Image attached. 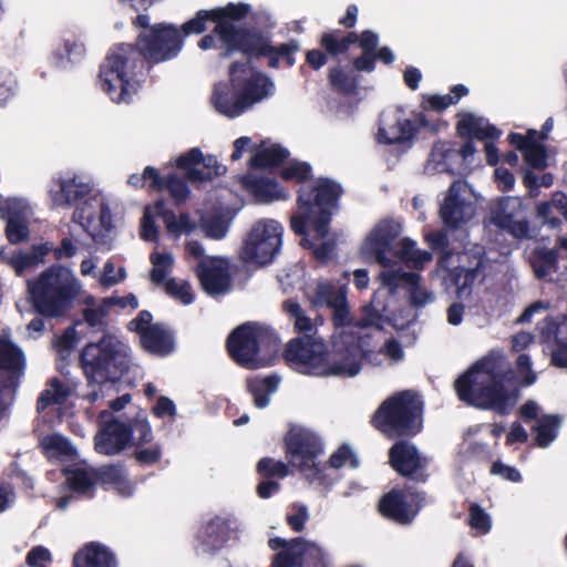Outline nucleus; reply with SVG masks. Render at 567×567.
Returning a JSON list of instances; mask_svg holds the SVG:
<instances>
[{
    "instance_id": "f257e3e1",
    "label": "nucleus",
    "mask_w": 567,
    "mask_h": 567,
    "mask_svg": "<svg viewBox=\"0 0 567 567\" xmlns=\"http://www.w3.org/2000/svg\"><path fill=\"white\" fill-rule=\"evenodd\" d=\"M208 18L216 13L199 10L194 18L177 28L159 22L141 32L134 44L114 45L100 65L101 90L114 103H131L141 89L146 64L153 65L175 59L184 47V39L207 30Z\"/></svg>"
},
{
    "instance_id": "f03ea898",
    "label": "nucleus",
    "mask_w": 567,
    "mask_h": 567,
    "mask_svg": "<svg viewBox=\"0 0 567 567\" xmlns=\"http://www.w3.org/2000/svg\"><path fill=\"white\" fill-rule=\"evenodd\" d=\"M320 49L308 50L306 63L313 71L323 68L329 59L337 63L328 69L327 79L333 92L344 96L359 94L361 70L372 69L373 52L379 48V35L372 30L343 31L331 29L318 39Z\"/></svg>"
},
{
    "instance_id": "7ed1b4c3",
    "label": "nucleus",
    "mask_w": 567,
    "mask_h": 567,
    "mask_svg": "<svg viewBox=\"0 0 567 567\" xmlns=\"http://www.w3.org/2000/svg\"><path fill=\"white\" fill-rule=\"evenodd\" d=\"M342 193L340 184L326 177L318 178L310 189L300 188L298 192L299 214L290 218V228L296 235L302 236L300 245L311 249L313 257L321 262L331 259L336 244L326 240L316 246L313 239L319 240L328 236L332 215L338 208Z\"/></svg>"
},
{
    "instance_id": "20e7f679",
    "label": "nucleus",
    "mask_w": 567,
    "mask_h": 567,
    "mask_svg": "<svg viewBox=\"0 0 567 567\" xmlns=\"http://www.w3.org/2000/svg\"><path fill=\"white\" fill-rule=\"evenodd\" d=\"M363 357L361 338L353 332L336 337L330 353L320 338H292L284 351L287 365L300 373L311 374L324 367L326 374L336 377L357 375Z\"/></svg>"
},
{
    "instance_id": "39448f33",
    "label": "nucleus",
    "mask_w": 567,
    "mask_h": 567,
    "mask_svg": "<svg viewBox=\"0 0 567 567\" xmlns=\"http://www.w3.org/2000/svg\"><path fill=\"white\" fill-rule=\"evenodd\" d=\"M506 375L488 367V362L477 361L456 379L454 388L458 399L468 405L508 415L518 401L519 391L505 386Z\"/></svg>"
},
{
    "instance_id": "423d86ee",
    "label": "nucleus",
    "mask_w": 567,
    "mask_h": 567,
    "mask_svg": "<svg viewBox=\"0 0 567 567\" xmlns=\"http://www.w3.org/2000/svg\"><path fill=\"white\" fill-rule=\"evenodd\" d=\"M279 347L277 332L256 321H247L234 328L225 342L228 357L247 370L271 367Z\"/></svg>"
},
{
    "instance_id": "0eeeda50",
    "label": "nucleus",
    "mask_w": 567,
    "mask_h": 567,
    "mask_svg": "<svg viewBox=\"0 0 567 567\" xmlns=\"http://www.w3.org/2000/svg\"><path fill=\"white\" fill-rule=\"evenodd\" d=\"M79 362L89 384L103 385L118 382L128 373L132 357L127 344L114 334L104 333L82 348Z\"/></svg>"
},
{
    "instance_id": "6e6552de",
    "label": "nucleus",
    "mask_w": 567,
    "mask_h": 567,
    "mask_svg": "<svg viewBox=\"0 0 567 567\" xmlns=\"http://www.w3.org/2000/svg\"><path fill=\"white\" fill-rule=\"evenodd\" d=\"M423 401L412 390L386 398L373 412L371 426L390 440L412 439L423 430Z\"/></svg>"
},
{
    "instance_id": "1a4fd4ad",
    "label": "nucleus",
    "mask_w": 567,
    "mask_h": 567,
    "mask_svg": "<svg viewBox=\"0 0 567 567\" xmlns=\"http://www.w3.org/2000/svg\"><path fill=\"white\" fill-rule=\"evenodd\" d=\"M216 13V18H208L215 22L214 33L225 43L229 51H238L249 59H265L271 43V34L258 28L236 27L235 21L245 19L250 12L247 3H228L226 7L208 10Z\"/></svg>"
},
{
    "instance_id": "9d476101",
    "label": "nucleus",
    "mask_w": 567,
    "mask_h": 567,
    "mask_svg": "<svg viewBox=\"0 0 567 567\" xmlns=\"http://www.w3.org/2000/svg\"><path fill=\"white\" fill-rule=\"evenodd\" d=\"M28 291L37 313L58 318L71 307L78 295V285L69 270L51 266L38 278L28 281Z\"/></svg>"
},
{
    "instance_id": "9b49d317",
    "label": "nucleus",
    "mask_w": 567,
    "mask_h": 567,
    "mask_svg": "<svg viewBox=\"0 0 567 567\" xmlns=\"http://www.w3.org/2000/svg\"><path fill=\"white\" fill-rule=\"evenodd\" d=\"M284 443L289 465L296 467L309 482L324 483L326 466L317 461L323 452V443L317 433L296 426L287 432Z\"/></svg>"
},
{
    "instance_id": "f8f14e48",
    "label": "nucleus",
    "mask_w": 567,
    "mask_h": 567,
    "mask_svg": "<svg viewBox=\"0 0 567 567\" xmlns=\"http://www.w3.org/2000/svg\"><path fill=\"white\" fill-rule=\"evenodd\" d=\"M426 504L425 491L410 485L395 486L381 496L378 511L382 517L405 526L414 522Z\"/></svg>"
},
{
    "instance_id": "ddd939ff",
    "label": "nucleus",
    "mask_w": 567,
    "mask_h": 567,
    "mask_svg": "<svg viewBox=\"0 0 567 567\" xmlns=\"http://www.w3.org/2000/svg\"><path fill=\"white\" fill-rule=\"evenodd\" d=\"M229 83L240 94L241 106L246 110L271 96L275 92L272 80L255 70L249 62H233L229 66Z\"/></svg>"
},
{
    "instance_id": "4468645a",
    "label": "nucleus",
    "mask_w": 567,
    "mask_h": 567,
    "mask_svg": "<svg viewBox=\"0 0 567 567\" xmlns=\"http://www.w3.org/2000/svg\"><path fill=\"white\" fill-rule=\"evenodd\" d=\"M282 234L284 227L274 219L257 221L245 240L243 259L261 266L270 264L280 250Z\"/></svg>"
},
{
    "instance_id": "2eb2a0df",
    "label": "nucleus",
    "mask_w": 567,
    "mask_h": 567,
    "mask_svg": "<svg viewBox=\"0 0 567 567\" xmlns=\"http://www.w3.org/2000/svg\"><path fill=\"white\" fill-rule=\"evenodd\" d=\"M447 123L442 120H430L425 113L419 112L414 115V121L401 115L386 116L381 118L378 130V140L388 145L412 143L421 128L431 133H437L446 127Z\"/></svg>"
},
{
    "instance_id": "dca6fc26",
    "label": "nucleus",
    "mask_w": 567,
    "mask_h": 567,
    "mask_svg": "<svg viewBox=\"0 0 567 567\" xmlns=\"http://www.w3.org/2000/svg\"><path fill=\"white\" fill-rule=\"evenodd\" d=\"M489 221L501 231L508 234L517 240L530 239L529 220L526 207L518 197L499 198L491 209Z\"/></svg>"
},
{
    "instance_id": "f3484780",
    "label": "nucleus",
    "mask_w": 567,
    "mask_h": 567,
    "mask_svg": "<svg viewBox=\"0 0 567 567\" xmlns=\"http://www.w3.org/2000/svg\"><path fill=\"white\" fill-rule=\"evenodd\" d=\"M410 439H399L389 449V464L402 477L416 483L429 480V460L422 455Z\"/></svg>"
},
{
    "instance_id": "a211bd4d",
    "label": "nucleus",
    "mask_w": 567,
    "mask_h": 567,
    "mask_svg": "<svg viewBox=\"0 0 567 567\" xmlns=\"http://www.w3.org/2000/svg\"><path fill=\"white\" fill-rule=\"evenodd\" d=\"M270 567H326L324 554L316 544L298 537L291 548L274 556Z\"/></svg>"
},
{
    "instance_id": "6ab92c4d",
    "label": "nucleus",
    "mask_w": 567,
    "mask_h": 567,
    "mask_svg": "<svg viewBox=\"0 0 567 567\" xmlns=\"http://www.w3.org/2000/svg\"><path fill=\"white\" fill-rule=\"evenodd\" d=\"M402 227L394 220H382L368 237L365 244L367 254L373 256L378 264L383 267L391 266V259L388 257L401 235Z\"/></svg>"
},
{
    "instance_id": "aec40b11",
    "label": "nucleus",
    "mask_w": 567,
    "mask_h": 567,
    "mask_svg": "<svg viewBox=\"0 0 567 567\" xmlns=\"http://www.w3.org/2000/svg\"><path fill=\"white\" fill-rule=\"evenodd\" d=\"M197 278L209 296H218L227 292L231 286V277L227 262L217 257H208L196 266Z\"/></svg>"
},
{
    "instance_id": "412c9836",
    "label": "nucleus",
    "mask_w": 567,
    "mask_h": 567,
    "mask_svg": "<svg viewBox=\"0 0 567 567\" xmlns=\"http://www.w3.org/2000/svg\"><path fill=\"white\" fill-rule=\"evenodd\" d=\"M132 433L127 423L112 417L104 422L94 437L95 451L113 456L123 452L130 444Z\"/></svg>"
},
{
    "instance_id": "4be33fe9",
    "label": "nucleus",
    "mask_w": 567,
    "mask_h": 567,
    "mask_svg": "<svg viewBox=\"0 0 567 567\" xmlns=\"http://www.w3.org/2000/svg\"><path fill=\"white\" fill-rule=\"evenodd\" d=\"M472 215L471 203L463 199L455 189V184H452L440 208V217L443 224L449 228L456 229L467 223Z\"/></svg>"
},
{
    "instance_id": "5701e85b",
    "label": "nucleus",
    "mask_w": 567,
    "mask_h": 567,
    "mask_svg": "<svg viewBox=\"0 0 567 567\" xmlns=\"http://www.w3.org/2000/svg\"><path fill=\"white\" fill-rule=\"evenodd\" d=\"M240 184L258 203L267 204L288 198L286 189L274 178L246 174L241 176Z\"/></svg>"
},
{
    "instance_id": "b1692460",
    "label": "nucleus",
    "mask_w": 567,
    "mask_h": 567,
    "mask_svg": "<svg viewBox=\"0 0 567 567\" xmlns=\"http://www.w3.org/2000/svg\"><path fill=\"white\" fill-rule=\"evenodd\" d=\"M471 266L457 265L445 269L443 281L446 288H455L456 296L462 298L464 293H470L472 286L476 281L483 267L481 257L473 256Z\"/></svg>"
},
{
    "instance_id": "393cba45",
    "label": "nucleus",
    "mask_w": 567,
    "mask_h": 567,
    "mask_svg": "<svg viewBox=\"0 0 567 567\" xmlns=\"http://www.w3.org/2000/svg\"><path fill=\"white\" fill-rule=\"evenodd\" d=\"M59 188L50 190L53 207H71L87 198L92 193L89 183L79 181L76 177L59 179Z\"/></svg>"
},
{
    "instance_id": "a878e982",
    "label": "nucleus",
    "mask_w": 567,
    "mask_h": 567,
    "mask_svg": "<svg viewBox=\"0 0 567 567\" xmlns=\"http://www.w3.org/2000/svg\"><path fill=\"white\" fill-rule=\"evenodd\" d=\"M72 567H117V559L107 546L91 542L75 553Z\"/></svg>"
},
{
    "instance_id": "bb28decb",
    "label": "nucleus",
    "mask_w": 567,
    "mask_h": 567,
    "mask_svg": "<svg viewBox=\"0 0 567 567\" xmlns=\"http://www.w3.org/2000/svg\"><path fill=\"white\" fill-rule=\"evenodd\" d=\"M456 133L462 138L495 141L499 138L502 131L495 125L485 122L483 117L475 116L472 113H464L456 123Z\"/></svg>"
},
{
    "instance_id": "cd10ccee",
    "label": "nucleus",
    "mask_w": 567,
    "mask_h": 567,
    "mask_svg": "<svg viewBox=\"0 0 567 567\" xmlns=\"http://www.w3.org/2000/svg\"><path fill=\"white\" fill-rule=\"evenodd\" d=\"M141 344L147 352L158 357H166L175 350L173 332L159 322L142 334Z\"/></svg>"
},
{
    "instance_id": "c85d7f7f",
    "label": "nucleus",
    "mask_w": 567,
    "mask_h": 567,
    "mask_svg": "<svg viewBox=\"0 0 567 567\" xmlns=\"http://www.w3.org/2000/svg\"><path fill=\"white\" fill-rule=\"evenodd\" d=\"M68 488L80 496L94 497L97 485L96 470L82 466H70L63 470Z\"/></svg>"
},
{
    "instance_id": "c756f323",
    "label": "nucleus",
    "mask_w": 567,
    "mask_h": 567,
    "mask_svg": "<svg viewBox=\"0 0 567 567\" xmlns=\"http://www.w3.org/2000/svg\"><path fill=\"white\" fill-rule=\"evenodd\" d=\"M212 102L218 113L229 118L238 117L247 111L245 106H241L239 92L235 91L231 84L221 83L217 85Z\"/></svg>"
},
{
    "instance_id": "7c9ffc66",
    "label": "nucleus",
    "mask_w": 567,
    "mask_h": 567,
    "mask_svg": "<svg viewBox=\"0 0 567 567\" xmlns=\"http://www.w3.org/2000/svg\"><path fill=\"white\" fill-rule=\"evenodd\" d=\"M96 470L97 484L105 489L112 487L122 496H131L134 492V485L127 477L122 465H104Z\"/></svg>"
},
{
    "instance_id": "2f4dec72",
    "label": "nucleus",
    "mask_w": 567,
    "mask_h": 567,
    "mask_svg": "<svg viewBox=\"0 0 567 567\" xmlns=\"http://www.w3.org/2000/svg\"><path fill=\"white\" fill-rule=\"evenodd\" d=\"M432 161L442 171L450 174H456L464 165L460 157L457 143L453 141L435 142L431 151Z\"/></svg>"
},
{
    "instance_id": "473e14b6",
    "label": "nucleus",
    "mask_w": 567,
    "mask_h": 567,
    "mask_svg": "<svg viewBox=\"0 0 567 567\" xmlns=\"http://www.w3.org/2000/svg\"><path fill=\"white\" fill-rule=\"evenodd\" d=\"M230 523L228 519L216 516L212 518L198 534V539L203 545L212 550H218L230 538Z\"/></svg>"
},
{
    "instance_id": "72a5a7b5",
    "label": "nucleus",
    "mask_w": 567,
    "mask_h": 567,
    "mask_svg": "<svg viewBox=\"0 0 567 567\" xmlns=\"http://www.w3.org/2000/svg\"><path fill=\"white\" fill-rule=\"evenodd\" d=\"M559 252L556 247L537 246L532 250L530 265L535 276L544 279L559 270Z\"/></svg>"
},
{
    "instance_id": "f704fd0d",
    "label": "nucleus",
    "mask_w": 567,
    "mask_h": 567,
    "mask_svg": "<svg viewBox=\"0 0 567 567\" xmlns=\"http://www.w3.org/2000/svg\"><path fill=\"white\" fill-rule=\"evenodd\" d=\"M281 308L292 322L295 332L301 334L297 338H316L317 326L297 300L287 299Z\"/></svg>"
},
{
    "instance_id": "c9c22d12",
    "label": "nucleus",
    "mask_w": 567,
    "mask_h": 567,
    "mask_svg": "<svg viewBox=\"0 0 567 567\" xmlns=\"http://www.w3.org/2000/svg\"><path fill=\"white\" fill-rule=\"evenodd\" d=\"M299 51L300 43L296 39H290L288 42L278 45H274L271 42L265 59L270 69H279L280 66L290 69L296 64V53Z\"/></svg>"
},
{
    "instance_id": "e433bc0d",
    "label": "nucleus",
    "mask_w": 567,
    "mask_h": 567,
    "mask_svg": "<svg viewBox=\"0 0 567 567\" xmlns=\"http://www.w3.org/2000/svg\"><path fill=\"white\" fill-rule=\"evenodd\" d=\"M537 215L550 228L560 227L559 216L567 221V195L560 192L555 193L549 202H543L537 206Z\"/></svg>"
},
{
    "instance_id": "4c0bfd02",
    "label": "nucleus",
    "mask_w": 567,
    "mask_h": 567,
    "mask_svg": "<svg viewBox=\"0 0 567 567\" xmlns=\"http://www.w3.org/2000/svg\"><path fill=\"white\" fill-rule=\"evenodd\" d=\"M72 394V389L59 378L49 381L48 388L44 389L37 400V411L43 412L54 404H64Z\"/></svg>"
},
{
    "instance_id": "58836bf2",
    "label": "nucleus",
    "mask_w": 567,
    "mask_h": 567,
    "mask_svg": "<svg viewBox=\"0 0 567 567\" xmlns=\"http://www.w3.org/2000/svg\"><path fill=\"white\" fill-rule=\"evenodd\" d=\"M279 381V378L274 374L261 379L252 378L247 380L246 388L254 396V404L256 408L264 409L269 404V395L277 390Z\"/></svg>"
},
{
    "instance_id": "ea45409f",
    "label": "nucleus",
    "mask_w": 567,
    "mask_h": 567,
    "mask_svg": "<svg viewBox=\"0 0 567 567\" xmlns=\"http://www.w3.org/2000/svg\"><path fill=\"white\" fill-rule=\"evenodd\" d=\"M289 157V152L280 145H271L270 147L258 151L249 162L251 168H274L281 166Z\"/></svg>"
},
{
    "instance_id": "a19ab883",
    "label": "nucleus",
    "mask_w": 567,
    "mask_h": 567,
    "mask_svg": "<svg viewBox=\"0 0 567 567\" xmlns=\"http://www.w3.org/2000/svg\"><path fill=\"white\" fill-rule=\"evenodd\" d=\"M24 368L22 350L9 339L0 337V369L12 373L21 372Z\"/></svg>"
},
{
    "instance_id": "79ce46f5",
    "label": "nucleus",
    "mask_w": 567,
    "mask_h": 567,
    "mask_svg": "<svg viewBox=\"0 0 567 567\" xmlns=\"http://www.w3.org/2000/svg\"><path fill=\"white\" fill-rule=\"evenodd\" d=\"M347 292L342 288H337L332 282L321 281L318 282L310 302L313 308H331L340 298L344 297Z\"/></svg>"
},
{
    "instance_id": "37998d69",
    "label": "nucleus",
    "mask_w": 567,
    "mask_h": 567,
    "mask_svg": "<svg viewBox=\"0 0 567 567\" xmlns=\"http://www.w3.org/2000/svg\"><path fill=\"white\" fill-rule=\"evenodd\" d=\"M559 415H546L540 419L533 427L535 435V445L542 449L548 447L557 437L560 426Z\"/></svg>"
},
{
    "instance_id": "c03bdc74",
    "label": "nucleus",
    "mask_w": 567,
    "mask_h": 567,
    "mask_svg": "<svg viewBox=\"0 0 567 567\" xmlns=\"http://www.w3.org/2000/svg\"><path fill=\"white\" fill-rule=\"evenodd\" d=\"M554 344L550 364L556 368L567 369V317L555 326Z\"/></svg>"
},
{
    "instance_id": "a18cd8bd",
    "label": "nucleus",
    "mask_w": 567,
    "mask_h": 567,
    "mask_svg": "<svg viewBox=\"0 0 567 567\" xmlns=\"http://www.w3.org/2000/svg\"><path fill=\"white\" fill-rule=\"evenodd\" d=\"M132 433L130 444L134 447L147 445L154 442V435L145 412H140L127 423Z\"/></svg>"
},
{
    "instance_id": "49530a36",
    "label": "nucleus",
    "mask_w": 567,
    "mask_h": 567,
    "mask_svg": "<svg viewBox=\"0 0 567 567\" xmlns=\"http://www.w3.org/2000/svg\"><path fill=\"white\" fill-rule=\"evenodd\" d=\"M226 173V166L221 165L215 155H203V162L198 171L189 173V182H208Z\"/></svg>"
},
{
    "instance_id": "de8ad7c7",
    "label": "nucleus",
    "mask_w": 567,
    "mask_h": 567,
    "mask_svg": "<svg viewBox=\"0 0 567 567\" xmlns=\"http://www.w3.org/2000/svg\"><path fill=\"white\" fill-rule=\"evenodd\" d=\"M84 53L85 47L82 42L66 39L53 50L52 56L54 64L61 66L65 60L71 63L80 61L84 56Z\"/></svg>"
},
{
    "instance_id": "09e8293b",
    "label": "nucleus",
    "mask_w": 567,
    "mask_h": 567,
    "mask_svg": "<svg viewBox=\"0 0 567 567\" xmlns=\"http://www.w3.org/2000/svg\"><path fill=\"white\" fill-rule=\"evenodd\" d=\"M161 190H167L176 205L184 203L189 196V188L187 179L177 176L176 174H168L161 176Z\"/></svg>"
},
{
    "instance_id": "8fccbe9b",
    "label": "nucleus",
    "mask_w": 567,
    "mask_h": 567,
    "mask_svg": "<svg viewBox=\"0 0 567 567\" xmlns=\"http://www.w3.org/2000/svg\"><path fill=\"white\" fill-rule=\"evenodd\" d=\"M168 235L173 238H179L182 235H189L197 228V224L192 220L188 213L179 215L169 214L168 220L165 223Z\"/></svg>"
},
{
    "instance_id": "3c124183",
    "label": "nucleus",
    "mask_w": 567,
    "mask_h": 567,
    "mask_svg": "<svg viewBox=\"0 0 567 567\" xmlns=\"http://www.w3.org/2000/svg\"><path fill=\"white\" fill-rule=\"evenodd\" d=\"M121 4L126 6L131 10L137 13L135 19H133L132 24L135 28H143L144 31L148 30L152 25H150V17L146 13L155 3L161 0H117Z\"/></svg>"
},
{
    "instance_id": "603ef678",
    "label": "nucleus",
    "mask_w": 567,
    "mask_h": 567,
    "mask_svg": "<svg viewBox=\"0 0 567 567\" xmlns=\"http://www.w3.org/2000/svg\"><path fill=\"white\" fill-rule=\"evenodd\" d=\"M150 259L153 264L151 280L155 285H163L166 281L169 268L173 266V256L168 252H153Z\"/></svg>"
},
{
    "instance_id": "864d4df0",
    "label": "nucleus",
    "mask_w": 567,
    "mask_h": 567,
    "mask_svg": "<svg viewBox=\"0 0 567 567\" xmlns=\"http://www.w3.org/2000/svg\"><path fill=\"white\" fill-rule=\"evenodd\" d=\"M6 236L8 241L12 245H18L29 239V227L20 215L14 214L9 216L6 225Z\"/></svg>"
},
{
    "instance_id": "5fc2aeb1",
    "label": "nucleus",
    "mask_w": 567,
    "mask_h": 567,
    "mask_svg": "<svg viewBox=\"0 0 567 567\" xmlns=\"http://www.w3.org/2000/svg\"><path fill=\"white\" fill-rule=\"evenodd\" d=\"M257 473L264 478H285L289 474L288 464L282 461H276L272 457H262L256 466Z\"/></svg>"
},
{
    "instance_id": "6e6d98bb",
    "label": "nucleus",
    "mask_w": 567,
    "mask_h": 567,
    "mask_svg": "<svg viewBox=\"0 0 567 567\" xmlns=\"http://www.w3.org/2000/svg\"><path fill=\"white\" fill-rule=\"evenodd\" d=\"M147 182L150 192L161 190L159 173L153 166H146L143 171V174H132L127 179V184L135 188L144 187Z\"/></svg>"
},
{
    "instance_id": "4d7b16f0",
    "label": "nucleus",
    "mask_w": 567,
    "mask_h": 567,
    "mask_svg": "<svg viewBox=\"0 0 567 567\" xmlns=\"http://www.w3.org/2000/svg\"><path fill=\"white\" fill-rule=\"evenodd\" d=\"M163 450L158 442L135 447L133 457L142 466H151L158 463L162 458Z\"/></svg>"
},
{
    "instance_id": "13d9d810",
    "label": "nucleus",
    "mask_w": 567,
    "mask_h": 567,
    "mask_svg": "<svg viewBox=\"0 0 567 567\" xmlns=\"http://www.w3.org/2000/svg\"><path fill=\"white\" fill-rule=\"evenodd\" d=\"M525 162L533 168L543 169L546 167V150L537 140V136L524 150Z\"/></svg>"
},
{
    "instance_id": "bf43d9fd",
    "label": "nucleus",
    "mask_w": 567,
    "mask_h": 567,
    "mask_svg": "<svg viewBox=\"0 0 567 567\" xmlns=\"http://www.w3.org/2000/svg\"><path fill=\"white\" fill-rule=\"evenodd\" d=\"M163 285L165 286L166 293L179 300L182 303L190 305L194 301V293L187 281L178 282L176 279L171 278Z\"/></svg>"
},
{
    "instance_id": "052dcab7",
    "label": "nucleus",
    "mask_w": 567,
    "mask_h": 567,
    "mask_svg": "<svg viewBox=\"0 0 567 567\" xmlns=\"http://www.w3.org/2000/svg\"><path fill=\"white\" fill-rule=\"evenodd\" d=\"M311 166L306 162L293 161L288 166L284 167L280 172V177L286 181H295L297 183H305L310 178Z\"/></svg>"
},
{
    "instance_id": "680f3d73",
    "label": "nucleus",
    "mask_w": 567,
    "mask_h": 567,
    "mask_svg": "<svg viewBox=\"0 0 567 567\" xmlns=\"http://www.w3.org/2000/svg\"><path fill=\"white\" fill-rule=\"evenodd\" d=\"M386 318L375 309L372 303H370L362 308V316L357 321L355 326L360 329L375 328L378 330H383Z\"/></svg>"
},
{
    "instance_id": "e2e57ef3",
    "label": "nucleus",
    "mask_w": 567,
    "mask_h": 567,
    "mask_svg": "<svg viewBox=\"0 0 567 567\" xmlns=\"http://www.w3.org/2000/svg\"><path fill=\"white\" fill-rule=\"evenodd\" d=\"M330 309L332 310L331 321L334 328H344L353 324V317L351 316L347 295L340 298Z\"/></svg>"
},
{
    "instance_id": "0e129e2a",
    "label": "nucleus",
    "mask_w": 567,
    "mask_h": 567,
    "mask_svg": "<svg viewBox=\"0 0 567 567\" xmlns=\"http://www.w3.org/2000/svg\"><path fill=\"white\" fill-rule=\"evenodd\" d=\"M93 198H85L75 204V209L72 214V221L79 224L84 231H89L92 223L94 221V209L92 207Z\"/></svg>"
},
{
    "instance_id": "69168bd1",
    "label": "nucleus",
    "mask_w": 567,
    "mask_h": 567,
    "mask_svg": "<svg viewBox=\"0 0 567 567\" xmlns=\"http://www.w3.org/2000/svg\"><path fill=\"white\" fill-rule=\"evenodd\" d=\"M109 311V303H106V299H103L97 307L85 308L83 310V318L89 327L103 329L106 327L105 318L107 317Z\"/></svg>"
},
{
    "instance_id": "338daca9",
    "label": "nucleus",
    "mask_w": 567,
    "mask_h": 567,
    "mask_svg": "<svg viewBox=\"0 0 567 567\" xmlns=\"http://www.w3.org/2000/svg\"><path fill=\"white\" fill-rule=\"evenodd\" d=\"M203 152L198 147H193L177 157L176 167L185 171L187 181H189V173L192 171H198L200 162H203Z\"/></svg>"
},
{
    "instance_id": "774afa93",
    "label": "nucleus",
    "mask_w": 567,
    "mask_h": 567,
    "mask_svg": "<svg viewBox=\"0 0 567 567\" xmlns=\"http://www.w3.org/2000/svg\"><path fill=\"white\" fill-rule=\"evenodd\" d=\"M468 524L482 534L488 533L492 527L489 515L476 503L470 506Z\"/></svg>"
}]
</instances>
